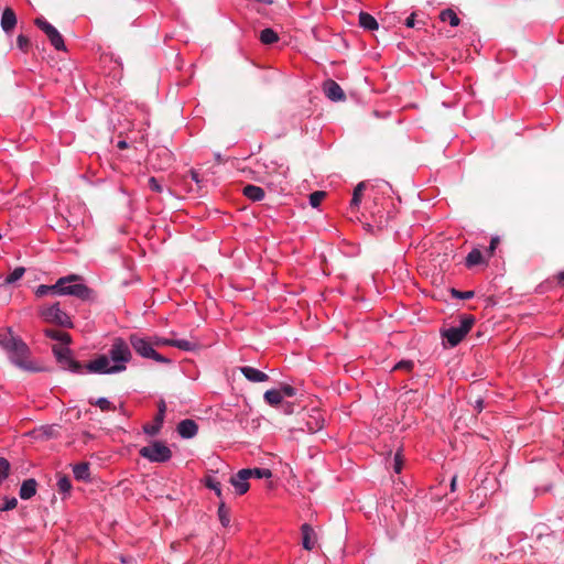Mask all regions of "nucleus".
Listing matches in <instances>:
<instances>
[{
  "mask_svg": "<svg viewBox=\"0 0 564 564\" xmlns=\"http://www.w3.org/2000/svg\"><path fill=\"white\" fill-rule=\"evenodd\" d=\"M53 355L58 367L74 375L98 373L113 375L122 372L127 369V365L132 359L130 343L128 344L122 337H115L108 355H99L87 364L76 360L74 352L68 347H59L53 345Z\"/></svg>",
  "mask_w": 564,
  "mask_h": 564,
  "instance_id": "nucleus-1",
  "label": "nucleus"
},
{
  "mask_svg": "<svg viewBox=\"0 0 564 564\" xmlns=\"http://www.w3.org/2000/svg\"><path fill=\"white\" fill-rule=\"evenodd\" d=\"M83 278L78 274H69L59 278L55 284L46 285L41 284L35 290L37 297H43L48 294L54 295H70L82 301H93L94 291L82 282Z\"/></svg>",
  "mask_w": 564,
  "mask_h": 564,
  "instance_id": "nucleus-2",
  "label": "nucleus"
},
{
  "mask_svg": "<svg viewBox=\"0 0 564 564\" xmlns=\"http://www.w3.org/2000/svg\"><path fill=\"white\" fill-rule=\"evenodd\" d=\"M501 240L499 236H492L488 248L482 250L481 246L474 247L465 257L463 264L467 270H475L476 268L486 269L489 265V260L495 256L497 248Z\"/></svg>",
  "mask_w": 564,
  "mask_h": 564,
  "instance_id": "nucleus-3",
  "label": "nucleus"
},
{
  "mask_svg": "<svg viewBox=\"0 0 564 564\" xmlns=\"http://www.w3.org/2000/svg\"><path fill=\"white\" fill-rule=\"evenodd\" d=\"M10 361L26 371L39 372L42 371L43 368L36 365L31 357V350L29 346L19 338L18 341L7 351Z\"/></svg>",
  "mask_w": 564,
  "mask_h": 564,
  "instance_id": "nucleus-4",
  "label": "nucleus"
},
{
  "mask_svg": "<svg viewBox=\"0 0 564 564\" xmlns=\"http://www.w3.org/2000/svg\"><path fill=\"white\" fill-rule=\"evenodd\" d=\"M476 318L470 314L459 316V326H452L441 330L442 338L447 341L451 347H456L475 325Z\"/></svg>",
  "mask_w": 564,
  "mask_h": 564,
  "instance_id": "nucleus-5",
  "label": "nucleus"
},
{
  "mask_svg": "<svg viewBox=\"0 0 564 564\" xmlns=\"http://www.w3.org/2000/svg\"><path fill=\"white\" fill-rule=\"evenodd\" d=\"M130 346L142 358L152 359L159 364H171L172 360L154 349L151 338L141 337L138 334L129 336Z\"/></svg>",
  "mask_w": 564,
  "mask_h": 564,
  "instance_id": "nucleus-6",
  "label": "nucleus"
},
{
  "mask_svg": "<svg viewBox=\"0 0 564 564\" xmlns=\"http://www.w3.org/2000/svg\"><path fill=\"white\" fill-rule=\"evenodd\" d=\"M139 455L151 463H167L172 458L171 448L162 441H152L139 449Z\"/></svg>",
  "mask_w": 564,
  "mask_h": 564,
  "instance_id": "nucleus-7",
  "label": "nucleus"
},
{
  "mask_svg": "<svg viewBox=\"0 0 564 564\" xmlns=\"http://www.w3.org/2000/svg\"><path fill=\"white\" fill-rule=\"evenodd\" d=\"M40 315L45 322L61 327L73 328L74 326L70 317L61 308L58 302L42 308Z\"/></svg>",
  "mask_w": 564,
  "mask_h": 564,
  "instance_id": "nucleus-8",
  "label": "nucleus"
},
{
  "mask_svg": "<svg viewBox=\"0 0 564 564\" xmlns=\"http://www.w3.org/2000/svg\"><path fill=\"white\" fill-rule=\"evenodd\" d=\"M34 24L47 36L51 45L56 51H66V45L58 30L43 17L34 19Z\"/></svg>",
  "mask_w": 564,
  "mask_h": 564,
  "instance_id": "nucleus-9",
  "label": "nucleus"
},
{
  "mask_svg": "<svg viewBox=\"0 0 564 564\" xmlns=\"http://www.w3.org/2000/svg\"><path fill=\"white\" fill-rule=\"evenodd\" d=\"M391 217L392 216L390 212L383 208H378L377 212L371 213L372 220L366 223L365 228L371 234L382 231L384 228L388 227Z\"/></svg>",
  "mask_w": 564,
  "mask_h": 564,
  "instance_id": "nucleus-10",
  "label": "nucleus"
},
{
  "mask_svg": "<svg viewBox=\"0 0 564 564\" xmlns=\"http://www.w3.org/2000/svg\"><path fill=\"white\" fill-rule=\"evenodd\" d=\"M166 412V404L164 400H160L158 403V413L154 416L153 423L143 425V432L147 435L155 436L160 433Z\"/></svg>",
  "mask_w": 564,
  "mask_h": 564,
  "instance_id": "nucleus-11",
  "label": "nucleus"
},
{
  "mask_svg": "<svg viewBox=\"0 0 564 564\" xmlns=\"http://www.w3.org/2000/svg\"><path fill=\"white\" fill-rule=\"evenodd\" d=\"M250 469H240L237 474L230 477V484L234 486L237 495L242 496L248 492L250 485Z\"/></svg>",
  "mask_w": 564,
  "mask_h": 564,
  "instance_id": "nucleus-12",
  "label": "nucleus"
},
{
  "mask_svg": "<svg viewBox=\"0 0 564 564\" xmlns=\"http://www.w3.org/2000/svg\"><path fill=\"white\" fill-rule=\"evenodd\" d=\"M301 536L302 541L301 544L304 550L306 551H313L317 546L318 536L315 532L314 528L308 523H303L301 525Z\"/></svg>",
  "mask_w": 564,
  "mask_h": 564,
  "instance_id": "nucleus-13",
  "label": "nucleus"
},
{
  "mask_svg": "<svg viewBox=\"0 0 564 564\" xmlns=\"http://www.w3.org/2000/svg\"><path fill=\"white\" fill-rule=\"evenodd\" d=\"M323 91L332 101H343L346 99L343 88L333 79H327L323 83Z\"/></svg>",
  "mask_w": 564,
  "mask_h": 564,
  "instance_id": "nucleus-14",
  "label": "nucleus"
},
{
  "mask_svg": "<svg viewBox=\"0 0 564 564\" xmlns=\"http://www.w3.org/2000/svg\"><path fill=\"white\" fill-rule=\"evenodd\" d=\"M17 23L18 18L14 10L10 7H6L2 11L0 22L2 31L8 35L12 34L13 30L17 26Z\"/></svg>",
  "mask_w": 564,
  "mask_h": 564,
  "instance_id": "nucleus-15",
  "label": "nucleus"
},
{
  "mask_svg": "<svg viewBox=\"0 0 564 564\" xmlns=\"http://www.w3.org/2000/svg\"><path fill=\"white\" fill-rule=\"evenodd\" d=\"M176 431L182 438H192L197 434L198 425L194 420L185 419L177 424Z\"/></svg>",
  "mask_w": 564,
  "mask_h": 564,
  "instance_id": "nucleus-16",
  "label": "nucleus"
},
{
  "mask_svg": "<svg viewBox=\"0 0 564 564\" xmlns=\"http://www.w3.org/2000/svg\"><path fill=\"white\" fill-rule=\"evenodd\" d=\"M240 372L251 382H264L269 380V376L265 372L250 366L241 367Z\"/></svg>",
  "mask_w": 564,
  "mask_h": 564,
  "instance_id": "nucleus-17",
  "label": "nucleus"
},
{
  "mask_svg": "<svg viewBox=\"0 0 564 564\" xmlns=\"http://www.w3.org/2000/svg\"><path fill=\"white\" fill-rule=\"evenodd\" d=\"M37 481L34 478H28L21 484L19 496L22 500H29L36 495Z\"/></svg>",
  "mask_w": 564,
  "mask_h": 564,
  "instance_id": "nucleus-18",
  "label": "nucleus"
},
{
  "mask_svg": "<svg viewBox=\"0 0 564 564\" xmlns=\"http://www.w3.org/2000/svg\"><path fill=\"white\" fill-rule=\"evenodd\" d=\"M242 194L252 202H260L264 198V189L260 186L248 184L243 187Z\"/></svg>",
  "mask_w": 564,
  "mask_h": 564,
  "instance_id": "nucleus-19",
  "label": "nucleus"
},
{
  "mask_svg": "<svg viewBox=\"0 0 564 564\" xmlns=\"http://www.w3.org/2000/svg\"><path fill=\"white\" fill-rule=\"evenodd\" d=\"M73 473L76 480L89 481L90 480V466L87 462H82L73 466Z\"/></svg>",
  "mask_w": 564,
  "mask_h": 564,
  "instance_id": "nucleus-20",
  "label": "nucleus"
},
{
  "mask_svg": "<svg viewBox=\"0 0 564 564\" xmlns=\"http://www.w3.org/2000/svg\"><path fill=\"white\" fill-rule=\"evenodd\" d=\"M359 25L367 31H375L379 29V23L375 17L365 11L359 13Z\"/></svg>",
  "mask_w": 564,
  "mask_h": 564,
  "instance_id": "nucleus-21",
  "label": "nucleus"
},
{
  "mask_svg": "<svg viewBox=\"0 0 564 564\" xmlns=\"http://www.w3.org/2000/svg\"><path fill=\"white\" fill-rule=\"evenodd\" d=\"M44 335L47 338L61 341L64 345H68L72 341V337H70V335L68 333L63 332V330H58V329H54V328H46V329H44ZM64 347H67V346H64Z\"/></svg>",
  "mask_w": 564,
  "mask_h": 564,
  "instance_id": "nucleus-22",
  "label": "nucleus"
},
{
  "mask_svg": "<svg viewBox=\"0 0 564 564\" xmlns=\"http://www.w3.org/2000/svg\"><path fill=\"white\" fill-rule=\"evenodd\" d=\"M438 18L442 22H448L449 25L453 28L458 26L460 24V19L458 18L457 13L451 8L442 10L440 12Z\"/></svg>",
  "mask_w": 564,
  "mask_h": 564,
  "instance_id": "nucleus-23",
  "label": "nucleus"
},
{
  "mask_svg": "<svg viewBox=\"0 0 564 564\" xmlns=\"http://www.w3.org/2000/svg\"><path fill=\"white\" fill-rule=\"evenodd\" d=\"M20 337L13 336L11 329L0 332V347L8 351Z\"/></svg>",
  "mask_w": 564,
  "mask_h": 564,
  "instance_id": "nucleus-24",
  "label": "nucleus"
},
{
  "mask_svg": "<svg viewBox=\"0 0 564 564\" xmlns=\"http://www.w3.org/2000/svg\"><path fill=\"white\" fill-rule=\"evenodd\" d=\"M279 34L271 28L263 29L259 34V40L264 45H272L279 41Z\"/></svg>",
  "mask_w": 564,
  "mask_h": 564,
  "instance_id": "nucleus-25",
  "label": "nucleus"
},
{
  "mask_svg": "<svg viewBox=\"0 0 564 564\" xmlns=\"http://www.w3.org/2000/svg\"><path fill=\"white\" fill-rule=\"evenodd\" d=\"M263 398H264V401L273 408L280 406L283 402L281 393L278 389H271V390L265 391Z\"/></svg>",
  "mask_w": 564,
  "mask_h": 564,
  "instance_id": "nucleus-26",
  "label": "nucleus"
},
{
  "mask_svg": "<svg viewBox=\"0 0 564 564\" xmlns=\"http://www.w3.org/2000/svg\"><path fill=\"white\" fill-rule=\"evenodd\" d=\"M57 490L63 495V499L70 495L72 481L67 475H58Z\"/></svg>",
  "mask_w": 564,
  "mask_h": 564,
  "instance_id": "nucleus-27",
  "label": "nucleus"
},
{
  "mask_svg": "<svg viewBox=\"0 0 564 564\" xmlns=\"http://www.w3.org/2000/svg\"><path fill=\"white\" fill-rule=\"evenodd\" d=\"M172 347L178 348L183 351H195L199 348V344L187 339H174L172 338Z\"/></svg>",
  "mask_w": 564,
  "mask_h": 564,
  "instance_id": "nucleus-28",
  "label": "nucleus"
},
{
  "mask_svg": "<svg viewBox=\"0 0 564 564\" xmlns=\"http://www.w3.org/2000/svg\"><path fill=\"white\" fill-rule=\"evenodd\" d=\"M203 482L207 488L214 490L215 495L220 499V501L223 500V490L220 482L214 476L206 475Z\"/></svg>",
  "mask_w": 564,
  "mask_h": 564,
  "instance_id": "nucleus-29",
  "label": "nucleus"
},
{
  "mask_svg": "<svg viewBox=\"0 0 564 564\" xmlns=\"http://www.w3.org/2000/svg\"><path fill=\"white\" fill-rule=\"evenodd\" d=\"M218 519L224 528L229 527L230 524V510L226 506L225 501L221 500L217 510Z\"/></svg>",
  "mask_w": 564,
  "mask_h": 564,
  "instance_id": "nucleus-30",
  "label": "nucleus"
},
{
  "mask_svg": "<svg viewBox=\"0 0 564 564\" xmlns=\"http://www.w3.org/2000/svg\"><path fill=\"white\" fill-rule=\"evenodd\" d=\"M89 404L98 406L102 412L115 411L116 406L107 398L89 399Z\"/></svg>",
  "mask_w": 564,
  "mask_h": 564,
  "instance_id": "nucleus-31",
  "label": "nucleus"
},
{
  "mask_svg": "<svg viewBox=\"0 0 564 564\" xmlns=\"http://www.w3.org/2000/svg\"><path fill=\"white\" fill-rule=\"evenodd\" d=\"M366 187V183L365 182H360L354 189V193H352V198L350 200V208L351 209H358L359 208V205L361 203V196H362V191L365 189Z\"/></svg>",
  "mask_w": 564,
  "mask_h": 564,
  "instance_id": "nucleus-32",
  "label": "nucleus"
},
{
  "mask_svg": "<svg viewBox=\"0 0 564 564\" xmlns=\"http://www.w3.org/2000/svg\"><path fill=\"white\" fill-rule=\"evenodd\" d=\"M306 425L310 432L315 433L323 429L324 419L317 412V415H311V419L306 422Z\"/></svg>",
  "mask_w": 564,
  "mask_h": 564,
  "instance_id": "nucleus-33",
  "label": "nucleus"
},
{
  "mask_svg": "<svg viewBox=\"0 0 564 564\" xmlns=\"http://www.w3.org/2000/svg\"><path fill=\"white\" fill-rule=\"evenodd\" d=\"M10 471H11L10 462L4 457H0V485H2L4 482V480L9 477Z\"/></svg>",
  "mask_w": 564,
  "mask_h": 564,
  "instance_id": "nucleus-34",
  "label": "nucleus"
},
{
  "mask_svg": "<svg viewBox=\"0 0 564 564\" xmlns=\"http://www.w3.org/2000/svg\"><path fill=\"white\" fill-rule=\"evenodd\" d=\"M25 273V269L23 267H17L10 274H8L4 279L6 284H13L18 280H20Z\"/></svg>",
  "mask_w": 564,
  "mask_h": 564,
  "instance_id": "nucleus-35",
  "label": "nucleus"
},
{
  "mask_svg": "<svg viewBox=\"0 0 564 564\" xmlns=\"http://www.w3.org/2000/svg\"><path fill=\"white\" fill-rule=\"evenodd\" d=\"M250 469V478H271L272 471L269 468H249Z\"/></svg>",
  "mask_w": 564,
  "mask_h": 564,
  "instance_id": "nucleus-36",
  "label": "nucleus"
},
{
  "mask_svg": "<svg viewBox=\"0 0 564 564\" xmlns=\"http://www.w3.org/2000/svg\"><path fill=\"white\" fill-rule=\"evenodd\" d=\"M17 45L21 52L26 54L31 48L30 39L24 34H19L17 36Z\"/></svg>",
  "mask_w": 564,
  "mask_h": 564,
  "instance_id": "nucleus-37",
  "label": "nucleus"
},
{
  "mask_svg": "<svg viewBox=\"0 0 564 564\" xmlns=\"http://www.w3.org/2000/svg\"><path fill=\"white\" fill-rule=\"evenodd\" d=\"M449 293L452 295L453 299H458V300H470L475 296V292L474 291H459L457 289H454L452 288L449 290Z\"/></svg>",
  "mask_w": 564,
  "mask_h": 564,
  "instance_id": "nucleus-38",
  "label": "nucleus"
},
{
  "mask_svg": "<svg viewBox=\"0 0 564 564\" xmlns=\"http://www.w3.org/2000/svg\"><path fill=\"white\" fill-rule=\"evenodd\" d=\"M148 187L156 194H161L164 191V186L161 180L156 178L155 176H151L148 178Z\"/></svg>",
  "mask_w": 564,
  "mask_h": 564,
  "instance_id": "nucleus-39",
  "label": "nucleus"
},
{
  "mask_svg": "<svg viewBox=\"0 0 564 564\" xmlns=\"http://www.w3.org/2000/svg\"><path fill=\"white\" fill-rule=\"evenodd\" d=\"M267 186L273 191V192H276V193H282L286 189V181H285V177L284 176H281L280 180L274 183V182H268L267 183Z\"/></svg>",
  "mask_w": 564,
  "mask_h": 564,
  "instance_id": "nucleus-40",
  "label": "nucleus"
},
{
  "mask_svg": "<svg viewBox=\"0 0 564 564\" xmlns=\"http://www.w3.org/2000/svg\"><path fill=\"white\" fill-rule=\"evenodd\" d=\"M326 193L323 191H315L310 194V204L312 207L316 208L321 205L322 200L325 198Z\"/></svg>",
  "mask_w": 564,
  "mask_h": 564,
  "instance_id": "nucleus-41",
  "label": "nucleus"
},
{
  "mask_svg": "<svg viewBox=\"0 0 564 564\" xmlns=\"http://www.w3.org/2000/svg\"><path fill=\"white\" fill-rule=\"evenodd\" d=\"M18 506V499L15 497H4L3 505L0 507L1 511H10L15 509Z\"/></svg>",
  "mask_w": 564,
  "mask_h": 564,
  "instance_id": "nucleus-42",
  "label": "nucleus"
},
{
  "mask_svg": "<svg viewBox=\"0 0 564 564\" xmlns=\"http://www.w3.org/2000/svg\"><path fill=\"white\" fill-rule=\"evenodd\" d=\"M403 464H404V460H403L402 453H401V451H398L393 457V466H392L393 471L395 474H400L403 468Z\"/></svg>",
  "mask_w": 564,
  "mask_h": 564,
  "instance_id": "nucleus-43",
  "label": "nucleus"
},
{
  "mask_svg": "<svg viewBox=\"0 0 564 564\" xmlns=\"http://www.w3.org/2000/svg\"><path fill=\"white\" fill-rule=\"evenodd\" d=\"M414 368L413 360H401L394 365L393 370H403L406 372H411Z\"/></svg>",
  "mask_w": 564,
  "mask_h": 564,
  "instance_id": "nucleus-44",
  "label": "nucleus"
},
{
  "mask_svg": "<svg viewBox=\"0 0 564 564\" xmlns=\"http://www.w3.org/2000/svg\"><path fill=\"white\" fill-rule=\"evenodd\" d=\"M278 390L280 391L282 399L284 397L292 398L296 394V389L290 384H282Z\"/></svg>",
  "mask_w": 564,
  "mask_h": 564,
  "instance_id": "nucleus-45",
  "label": "nucleus"
},
{
  "mask_svg": "<svg viewBox=\"0 0 564 564\" xmlns=\"http://www.w3.org/2000/svg\"><path fill=\"white\" fill-rule=\"evenodd\" d=\"M151 340L153 343V346H170V347H172V338L154 336L153 338H151Z\"/></svg>",
  "mask_w": 564,
  "mask_h": 564,
  "instance_id": "nucleus-46",
  "label": "nucleus"
},
{
  "mask_svg": "<svg viewBox=\"0 0 564 564\" xmlns=\"http://www.w3.org/2000/svg\"><path fill=\"white\" fill-rule=\"evenodd\" d=\"M284 414H292L294 412V403L289 401H283L280 406H278Z\"/></svg>",
  "mask_w": 564,
  "mask_h": 564,
  "instance_id": "nucleus-47",
  "label": "nucleus"
},
{
  "mask_svg": "<svg viewBox=\"0 0 564 564\" xmlns=\"http://www.w3.org/2000/svg\"><path fill=\"white\" fill-rule=\"evenodd\" d=\"M188 176H189V177H191V180H192V181H194L196 184H200L202 178H200V176H199V173H198L196 170H194V169L189 170V171H188Z\"/></svg>",
  "mask_w": 564,
  "mask_h": 564,
  "instance_id": "nucleus-48",
  "label": "nucleus"
},
{
  "mask_svg": "<svg viewBox=\"0 0 564 564\" xmlns=\"http://www.w3.org/2000/svg\"><path fill=\"white\" fill-rule=\"evenodd\" d=\"M158 155H163L167 165L172 162V153L166 149H162L161 152H158Z\"/></svg>",
  "mask_w": 564,
  "mask_h": 564,
  "instance_id": "nucleus-49",
  "label": "nucleus"
},
{
  "mask_svg": "<svg viewBox=\"0 0 564 564\" xmlns=\"http://www.w3.org/2000/svg\"><path fill=\"white\" fill-rule=\"evenodd\" d=\"M553 488V484H549L545 486H539L535 488L536 494H545L549 492Z\"/></svg>",
  "mask_w": 564,
  "mask_h": 564,
  "instance_id": "nucleus-50",
  "label": "nucleus"
},
{
  "mask_svg": "<svg viewBox=\"0 0 564 564\" xmlns=\"http://www.w3.org/2000/svg\"><path fill=\"white\" fill-rule=\"evenodd\" d=\"M415 15H416V14L413 12V13H411V14L406 18V20H405V26H408V28H414V25H415Z\"/></svg>",
  "mask_w": 564,
  "mask_h": 564,
  "instance_id": "nucleus-51",
  "label": "nucleus"
},
{
  "mask_svg": "<svg viewBox=\"0 0 564 564\" xmlns=\"http://www.w3.org/2000/svg\"><path fill=\"white\" fill-rule=\"evenodd\" d=\"M554 280H556V283L560 286H564V270L560 271L557 274H555Z\"/></svg>",
  "mask_w": 564,
  "mask_h": 564,
  "instance_id": "nucleus-52",
  "label": "nucleus"
},
{
  "mask_svg": "<svg viewBox=\"0 0 564 564\" xmlns=\"http://www.w3.org/2000/svg\"><path fill=\"white\" fill-rule=\"evenodd\" d=\"M475 410H477L478 413H480L484 409V400L482 399H477L475 401V405H474Z\"/></svg>",
  "mask_w": 564,
  "mask_h": 564,
  "instance_id": "nucleus-53",
  "label": "nucleus"
},
{
  "mask_svg": "<svg viewBox=\"0 0 564 564\" xmlns=\"http://www.w3.org/2000/svg\"><path fill=\"white\" fill-rule=\"evenodd\" d=\"M456 486H457V476H453L452 480H451V491H455L456 490Z\"/></svg>",
  "mask_w": 564,
  "mask_h": 564,
  "instance_id": "nucleus-54",
  "label": "nucleus"
},
{
  "mask_svg": "<svg viewBox=\"0 0 564 564\" xmlns=\"http://www.w3.org/2000/svg\"><path fill=\"white\" fill-rule=\"evenodd\" d=\"M128 147H129V145H128V142H127V141H124V140H120V141H118V143H117V148H119V149H121V150L127 149Z\"/></svg>",
  "mask_w": 564,
  "mask_h": 564,
  "instance_id": "nucleus-55",
  "label": "nucleus"
},
{
  "mask_svg": "<svg viewBox=\"0 0 564 564\" xmlns=\"http://www.w3.org/2000/svg\"><path fill=\"white\" fill-rule=\"evenodd\" d=\"M43 430H44V433L47 436H52L53 435V427L52 426H44Z\"/></svg>",
  "mask_w": 564,
  "mask_h": 564,
  "instance_id": "nucleus-56",
  "label": "nucleus"
},
{
  "mask_svg": "<svg viewBox=\"0 0 564 564\" xmlns=\"http://www.w3.org/2000/svg\"><path fill=\"white\" fill-rule=\"evenodd\" d=\"M216 161L217 162H223V159H221L220 154H216Z\"/></svg>",
  "mask_w": 564,
  "mask_h": 564,
  "instance_id": "nucleus-57",
  "label": "nucleus"
}]
</instances>
